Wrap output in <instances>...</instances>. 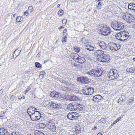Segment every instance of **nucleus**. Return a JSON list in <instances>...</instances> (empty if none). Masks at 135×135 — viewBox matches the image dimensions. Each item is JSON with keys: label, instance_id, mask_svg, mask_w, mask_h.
I'll return each mask as SVG.
<instances>
[{"label": "nucleus", "instance_id": "64", "mask_svg": "<svg viewBox=\"0 0 135 135\" xmlns=\"http://www.w3.org/2000/svg\"><path fill=\"white\" fill-rule=\"evenodd\" d=\"M60 98H63V97H62L61 95H60Z\"/></svg>", "mask_w": 135, "mask_h": 135}, {"label": "nucleus", "instance_id": "17", "mask_svg": "<svg viewBox=\"0 0 135 135\" xmlns=\"http://www.w3.org/2000/svg\"><path fill=\"white\" fill-rule=\"evenodd\" d=\"M21 52L20 50L17 49L14 51L13 54V57L14 59L16 58L20 54Z\"/></svg>", "mask_w": 135, "mask_h": 135}, {"label": "nucleus", "instance_id": "7", "mask_svg": "<svg viewBox=\"0 0 135 135\" xmlns=\"http://www.w3.org/2000/svg\"><path fill=\"white\" fill-rule=\"evenodd\" d=\"M47 126L51 131H54L56 129L55 123L52 121L50 120L47 122Z\"/></svg>", "mask_w": 135, "mask_h": 135}, {"label": "nucleus", "instance_id": "35", "mask_svg": "<svg viewBox=\"0 0 135 135\" xmlns=\"http://www.w3.org/2000/svg\"><path fill=\"white\" fill-rule=\"evenodd\" d=\"M133 100L132 99H129L128 101H127V102L126 103V104L127 105H130L133 102Z\"/></svg>", "mask_w": 135, "mask_h": 135}, {"label": "nucleus", "instance_id": "18", "mask_svg": "<svg viewBox=\"0 0 135 135\" xmlns=\"http://www.w3.org/2000/svg\"><path fill=\"white\" fill-rule=\"evenodd\" d=\"M29 115L30 116L31 120L33 121H35L36 120H38V116L36 117V116H35L34 114L33 113H31V114H30V113H28Z\"/></svg>", "mask_w": 135, "mask_h": 135}, {"label": "nucleus", "instance_id": "61", "mask_svg": "<svg viewBox=\"0 0 135 135\" xmlns=\"http://www.w3.org/2000/svg\"><path fill=\"white\" fill-rule=\"evenodd\" d=\"M31 110H29V111L30 112H29V113H30V114H31V113H32L30 111Z\"/></svg>", "mask_w": 135, "mask_h": 135}, {"label": "nucleus", "instance_id": "34", "mask_svg": "<svg viewBox=\"0 0 135 135\" xmlns=\"http://www.w3.org/2000/svg\"><path fill=\"white\" fill-rule=\"evenodd\" d=\"M121 119V117H119L115 120L113 122V123L111 124V126H113L117 122L119 121Z\"/></svg>", "mask_w": 135, "mask_h": 135}, {"label": "nucleus", "instance_id": "49", "mask_svg": "<svg viewBox=\"0 0 135 135\" xmlns=\"http://www.w3.org/2000/svg\"><path fill=\"white\" fill-rule=\"evenodd\" d=\"M67 21L66 20V19H63L62 21V23L64 25H65L66 23V22Z\"/></svg>", "mask_w": 135, "mask_h": 135}, {"label": "nucleus", "instance_id": "22", "mask_svg": "<svg viewBox=\"0 0 135 135\" xmlns=\"http://www.w3.org/2000/svg\"><path fill=\"white\" fill-rule=\"evenodd\" d=\"M127 72H129L132 73H133L135 71L134 67H132L131 68H127L126 70Z\"/></svg>", "mask_w": 135, "mask_h": 135}, {"label": "nucleus", "instance_id": "32", "mask_svg": "<svg viewBox=\"0 0 135 135\" xmlns=\"http://www.w3.org/2000/svg\"><path fill=\"white\" fill-rule=\"evenodd\" d=\"M81 41L85 44H86L88 42V41L84 38H82L81 40Z\"/></svg>", "mask_w": 135, "mask_h": 135}, {"label": "nucleus", "instance_id": "20", "mask_svg": "<svg viewBox=\"0 0 135 135\" xmlns=\"http://www.w3.org/2000/svg\"><path fill=\"white\" fill-rule=\"evenodd\" d=\"M130 14L126 13L124 14V16H123V18L124 19L128 22V20L129 19V16Z\"/></svg>", "mask_w": 135, "mask_h": 135}, {"label": "nucleus", "instance_id": "1", "mask_svg": "<svg viewBox=\"0 0 135 135\" xmlns=\"http://www.w3.org/2000/svg\"><path fill=\"white\" fill-rule=\"evenodd\" d=\"M129 36V33L126 31H121L115 35L116 38L121 41L126 40L128 38Z\"/></svg>", "mask_w": 135, "mask_h": 135}, {"label": "nucleus", "instance_id": "25", "mask_svg": "<svg viewBox=\"0 0 135 135\" xmlns=\"http://www.w3.org/2000/svg\"><path fill=\"white\" fill-rule=\"evenodd\" d=\"M129 19L128 20V22H133L134 20V18L133 16L131 14H130L129 16Z\"/></svg>", "mask_w": 135, "mask_h": 135}, {"label": "nucleus", "instance_id": "36", "mask_svg": "<svg viewBox=\"0 0 135 135\" xmlns=\"http://www.w3.org/2000/svg\"><path fill=\"white\" fill-rule=\"evenodd\" d=\"M59 95L58 92H55V95L54 97L56 99H59Z\"/></svg>", "mask_w": 135, "mask_h": 135}, {"label": "nucleus", "instance_id": "8", "mask_svg": "<svg viewBox=\"0 0 135 135\" xmlns=\"http://www.w3.org/2000/svg\"><path fill=\"white\" fill-rule=\"evenodd\" d=\"M94 89L93 88H86L83 90V93L86 95H91L93 93Z\"/></svg>", "mask_w": 135, "mask_h": 135}, {"label": "nucleus", "instance_id": "59", "mask_svg": "<svg viewBox=\"0 0 135 135\" xmlns=\"http://www.w3.org/2000/svg\"><path fill=\"white\" fill-rule=\"evenodd\" d=\"M97 128L96 127H94L92 129L96 130L97 129Z\"/></svg>", "mask_w": 135, "mask_h": 135}, {"label": "nucleus", "instance_id": "46", "mask_svg": "<svg viewBox=\"0 0 135 135\" xmlns=\"http://www.w3.org/2000/svg\"><path fill=\"white\" fill-rule=\"evenodd\" d=\"M102 6V3L101 2H99L98 4L97 7L99 9H100Z\"/></svg>", "mask_w": 135, "mask_h": 135}, {"label": "nucleus", "instance_id": "57", "mask_svg": "<svg viewBox=\"0 0 135 135\" xmlns=\"http://www.w3.org/2000/svg\"><path fill=\"white\" fill-rule=\"evenodd\" d=\"M14 98V96L13 95H12L11 96L10 98L11 99H13Z\"/></svg>", "mask_w": 135, "mask_h": 135}, {"label": "nucleus", "instance_id": "3", "mask_svg": "<svg viewBox=\"0 0 135 135\" xmlns=\"http://www.w3.org/2000/svg\"><path fill=\"white\" fill-rule=\"evenodd\" d=\"M102 71L100 69L96 68L93 69L92 71L87 72V74L93 76H99L102 73Z\"/></svg>", "mask_w": 135, "mask_h": 135}, {"label": "nucleus", "instance_id": "48", "mask_svg": "<svg viewBox=\"0 0 135 135\" xmlns=\"http://www.w3.org/2000/svg\"><path fill=\"white\" fill-rule=\"evenodd\" d=\"M85 58L87 59H91V56L89 55H86L85 56Z\"/></svg>", "mask_w": 135, "mask_h": 135}, {"label": "nucleus", "instance_id": "30", "mask_svg": "<svg viewBox=\"0 0 135 135\" xmlns=\"http://www.w3.org/2000/svg\"><path fill=\"white\" fill-rule=\"evenodd\" d=\"M37 110V109L35 108V107H30V108H29L27 110V112L28 113H29V110H31L32 111H35V110L36 111V110Z\"/></svg>", "mask_w": 135, "mask_h": 135}, {"label": "nucleus", "instance_id": "15", "mask_svg": "<svg viewBox=\"0 0 135 135\" xmlns=\"http://www.w3.org/2000/svg\"><path fill=\"white\" fill-rule=\"evenodd\" d=\"M102 98V97L99 95H97L93 97V100L94 102H98Z\"/></svg>", "mask_w": 135, "mask_h": 135}, {"label": "nucleus", "instance_id": "12", "mask_svg": "<svg viewBox=\"0 0 135 135\" xmlns=\"http://www.w3.org/2000/svg\"><path fill=\"white\" fill-rule=\"evenodd\" d=\"M128 7L132 12H135V3H129Z\"/></svg>", "mask_w": 135, "mask_h": 135}, {"label": "nucleus", "instance_id": "42", "mask_svg": "<svg viewBox=\"0 0 135 135\" xmlns=\"http://www.w3.org/2000/svg\"><path fill=\"white\" fill-rule=\"evenodd\" d=\"M73 105V111L77 110V108H76V105L75 104V103H72Z\"/></svg>", "mask_w": 135, "mask_h": 135}, {"label": "nucleus", "instance_id": "4", "mask_svg": "<svg viewBox=\"0 0 135 135\" xmlns=\"http://www.w3.org/2000/svg\"><path fill=\"white\" fill-rule=\"evenodd\" d=\"M100 29L102 34L104 35H107L110 32V28L105 25H102Z\"/></svg>", "mask_w": 135, "mask_h": 135}, {"label": "nucleus", "instance_id": "62", "mask_svg": "<svg viewBox=\"0 0 135 135\" xmlns=\"http://www.w3.org/2000/svg\"><path fill=\"white\" fill-rule=\"evenodd\" d=\"M2 116H0V119H2Z\"/></svg>", "mask_w": 135, "mask_h": 135}, {"label": "nucleus", "instance_id": "13", "mask_svg": "<svg viewBox=\"0 0 135 135\" xmlns=\"http://www.w3.org/2000/svg\"><path fill=\"white\" fill-rule=\"evenodd\" d=\"M69 100H78V97L74 95H68L67 97L65 98Z\"/></svg>", "mask_w": 135, "mask_h": 135}, {"label": "nucleus", "instance_id": "54", "mask_svg": "<svg viewBox=\"0 0 135 135\" xmlns=\"http://www.w3.org/2000/svg\"><path fill=\"white\" fill-rule=\"evenodd\" d=\"M40 52L39 53H38L36 55V57L38 58H39L40 56Z\"/></svg>", "mask_w": 135, "mask_h": 135}, {"label": "nucleus", "instance_id": "51", "mask_svg": "<svg viewBox=\"0 0 135 135\" xmlns=\"http://www.w3.org/2000/svg\"><path fill=\"white\" fill-rule=\"evenodd\" d=\"M39 126L41 127L42 128H44L45 127V125L42 123H40L39 124Z\"/></svg>", "mask_w": 135, "mask_h": 135}, {"label": "nucleus", "instance_id": "45", "mask_svg": "<svg viewBox=\"0 0 135 135\" xmlns=\"http://www.w3.org/2000/svg\"><path fill=\"white\" fill-rule=\"evenodd\" d=\"M64 13V11L61 9H60V16L62 15Z\"/></svg>", "mask_w": 135, "mask_h": 135}, {"label": "nucleus", "instance_id": "29", "mask_svg": "<svg viewBox=\"0 0 135 135\" xmlns=\"http://www.w3.org/2000/svg\"><path fill=\"white\" fill-rule=\"evenodd\" d=\"M67 108L69 110L71 111H73V105L72 103L68 104V105Z\"/></svg>", "mask_w": 135, "mask_h": 135}, {"label": "nucleus", "instance_id": "50", "mask_svg": "<svg viewBox=\"0 0 135 135\" xmlns=\"http://www.w3.org/2000/svg\"><path fill=\"white\" fill-rule=\"evenodd\" d=\"M55 91H52L50 93V95L51 96H52L54 97L55 95Z\"/></svg>", "mask_w": 135, "mask_h": 135}, {"label": "nucleus", "instance_id": "16", "mask_svg": "<svg viewBox=\"0 0 135 135\" xmlns=\"http://www.w3.org/2000/svg\"><path fill=\"white\" fill-rule=\"evenodd\" d=\"M97 45L99 46L103 50L105 49L107 47L105 43L103 41L100 42H99L97 44Z\"/></svg>", "mask_w": 135, "mask_h": 135}, {"label": "nucleus", "instance_id": "38", "mask_svg": "<svg viewBox=\"0 0 135 135\" xmlns=\"http://www.w3.org/2000/svg\"><path fill=\"white\" fill-rule=\"evenodd\" d=\"M74 50L75 51L77 52L78 53L79 52L80 50V48L78 47H74Z\"/></svg>", "mask_w": 135, "mask_h": 135}, {"label": "nucleus", "instance_id": "63", "mask_svg": "<svg viewBox=\"0 0 135 135\" xmlns=\"http://www.w3.org/2000/svg\"><path fill=\"white\" fill-rule=\"evenodd\" d=\"M65 132V131H64V129H63V130H62L61 131V132Z\"/></svg>", "mask_w": 135, "mask_h": 135}, {"label": "nucleus", "instance_id": "55", "mask_svg": "<svg viewBox=\"0 0 135 135\" xmlns=\"http://www.w3.org/2000/svg\"><path fill=\"white\" fill-rule=\"evenodd\" d=\"M3 91V90L1 89L0 90V95L2 93Z\"/></svg>", "mask_w": 135, "mask_h": 135}, {"label": "nucleus", "instance_id": "44", "mask_svg": "<svg viewBox=\"0 0 135 135\" xmlns=\"http://www.w3.org/2000/svg\"><path fill=\"white\" fill-rule=\"evenodd\" d=\"M67 30L66 29H65L63 31V36H66L67 35Z\"/></svg>", "mask_w": 135, "mask_h": 135}, {"label": "nucleus", "instance_id": "31", "mask_svg": "<svg viewBox=\"0 0 135 135\" xmlns=\"http://www.w3.org/2000/svg\"><path fill=\"white\" fill-rule=\"evenodd\" d=\"M75 61L79 63L83 64L85 61V60H75Z\"/></svg>", "mask_w": 135, "mask_h": 135}, {"label": "nucleus", "instance_id": "33", "mask_svg": "<svg viewBox=\"0 0 135 135\" xmlns=\"http://www.w3.org/2000/svg\"><path fill=\"white\" fill-rule=\"evenodd\" d=\"M73 131L75 134H79L80 133V130H78L76 128L74 129L73 130Z\"/></svg>", "mask_w": 135, "mask_h": 135}, {"label": "nucleus", "instance_id": "27", "mask_svg": "<svg viewBox=\"0 0 135 135\" xmlns=\"http://www.w3.org/2000/svg\"><path fill=\"white\" fill-rule=\"evenodd\" d=\"M45 73L44 71L41 72L39 77V79H42L43 77L45 76Z\"/></svg>", "mask_w": 135, "mask_h": 135}, {"label": "nucleus", "instance_id": "58", "mask_svg": "<svg viewBox=\"0 0 135 135\" xmlns=\"http://www.w3.org/2000/svg\"><path fill=\"white\" fill-rule=\"evenodd\" d=\"M22 98H23V99H24L25 98V96H23L22 97H21V98H19V99L20 100Z\"/></svg>", "mask_w": 135, "mask_h": 135}, {"label": "nucleus", "instance_id": "39", "mask_svg": "<svg viewBox=\"0 0 135 135\" xmlns=\"http://www.w3.org/2000/svg\"><path fill=\"white\" fill-rule=\"evenodd\" d=\"M33 11V8L32 6H30L28 7V11L30 12H31Z\"/></svg>", "mask_w": 135, "mask_h": 135}, {"label": "nucleus", "instance_id": "47", "mask_svg": "<svg viewBox=\"0 0 135 135\" xmlns=\"http://www.w3.org/2000/svg\"><path fill=\"white\" fill-rule=\"evenodd\" d=\"M125 98V96L124 95H122L121 96V97L119 99L121 100H122L124 99Z\"/></svg>", "mask_w": 135, "mask_h": 135}, {"label": "nucleus", "instance_id": "2", "mask_svg": "<svg viewBox=\"0 0 135 135\" xmlns=\"http://www.w3.org/2000/svg\"><path fill=\"white\" fill-rule=\"evenodd\" d=\"M112 27L116 30L119 31L122 29L124 28L123 23L120 22L114 21L111 23Z\"/></svg>", "mask_w": 135, "mask_h": 135}, {"label": "nucleus", "instance_id": "43", "mask_svg": "<svg viewBox=\"0 0 135 135\" xmlns=\"http://www.w3.org/2000/svg\"><path fill=\"white\" fill-rule=\"evenodd\" d=\"M13 134L20 135V133L19 132H13L11 134V135H13Z\"/></svg>", "mask_w": 135, "mask_h": 135}, {"label": "nucleus", "instance_id": "14", "mask_svg": "<svg viewBox=\"0 0 135 135\" xmlns=\"http://www.w3.org/2000/svg\"><path fill=\"white\" fill-rule=\"evenodd\" d=\"M0 134L1 135H11L6 129L3 128L0 129Z\"/></svg>", "mask_w": 135, "mask_h": 135}, {"label": "nucleus", "instance_id": "28", "mask_svg": "<svg viewBox=\"0 0 135 135\" xmlns=\"http://www.w3.org/2000/svg\"><path fill=\"white\" fill-rule=\"evenodd\" d=\"M34 133L36 135H45L43 132L38 130L35 131Z\"/></svg>", "mask_w": 135, "mask_h": 135}, {"label": "nucleus", "instance_id": "24", "mask_svg": "<svg viewBox=\"0 0 135 135\" xmlns=\"http://www.w3.org/2000/svg\"><path fill=\"white\" fill-rule=\"evenodd\" d=\"M58 104L54 103L53 102L52 104H51L50 106L51 107H52L54 109H57L59 108L58 107H57V106H58Z\"/></svg>", "mask_w": 135, "mask_h": 135}, {"label": "nucleus", "instance_id": "9", "mask_svg": "<svg viewBox=\"0 0 135 135\" xmlns=\"http://www.w3.org/2000/svg\"><path fill=\"white\" fill-rule=\"evenodd\" d=\"M110 46V49L112 51H114L117 50L119 49L118 47H120V46L118 45V46L117 45L113 42H111L109 44Z\"/></svg>", "mask_w": 135, "mask_h": 135}, {"label": "nucleus", "instance_id": "56", "mask_svg": "<svg viewBox=\"0 0 135 135\" xmlns=\"http://www.w3.org/2000/svg\"><path fill=\"white\" fill-rule=\"evenodd\" d=\"M75 104L76 105V108H77V109L78 108H79V105L78 104H76L75 103Z\"/></svg>", "mask_w": 135, "mask_h": 135}, {"label": "nucleus", "instance_id": "21", "mask_svg": "<svg viewBox=\"0 0 135 135\" xmlns=\"http://www.w3.org/2000/svg\"><path fill=\"white\" fill-rule=\"evenodd\" d=\"M85 48L88 50L90 51H93V50L94 47L93 46H91L90 45H85Z\"/></svg>", "mask_w": 135, "mask_h": 135}, {"label": "nucleus", "instance_id": "60", "mask_svg": "<svg viewBox=\"0 0 135 135\" xmlns=\"http://www.w3.org/2000/svg\"><path fill=\"white\" fill-rule=\"evenodd\" d=\"M97 135H102L101 133H98L97 134Z\"/></svg>", "mask_w": 135, "mask_h": 135}, {"label": "nucleus", "instance_id": "26", "mask_svg": "<svg viewBox=\"0 0 135 135\" xmlns=\"http://www.w3.org/2000/svg\"><path fill=\"white\" fill-rule=\"evenodd\" d=\"M23 20V18L21 16H18L16 19V22H21Z\"/></svg>", "mask_w": 135, "mask_h": 135}, {"label": "nucleus", "instance_id": "40", "mask_svg": "<svg viewBox=\"0 0 135 135\" xmlns=\"http://www.w3.org/2000/svg\"><path fill=\"white\" fill-rule=\"evenodd\" d=\"M35 64L36 67L37 68H40L41 66V64L38 62H35Z\"/></svg>", "mask_w": 135, "mask_h": 135}, {"label": "nucleus", "instance_id": "19", "mask_svg": "<svg viewBox=\"0 0 135 135\" xmlns=\"http://www.w3.org/2000/svg\"><path fill=\"white\" fill-rule=\"evenodd\" d=\"M33 113L35 116H38V119L39 120L41 117V114L40 113V112L36 110L35 111H34L33 112ZM37 116H36L37 117Z\"/></svg>", "mask_w": 135, "mask_h": 135}, {"label": "nucleus", "instance_id": "11", "mask_svg": "<svg viewBox=\"0 0 135 135\" xmlns=\"http://www.w3.org/2000/svg\"><path fill=\"white\" fill-rule=\"evenodd\" d=\"M71 79H69L67 78H60V81L62 83H64L65 84L69 85L71 84V81H70Z\"/></svg>", "mask_w": 135, "mask_h": 135}, {"label": "nucleus", "instance_id": "52", "mask_svg": "<svg viewBox=\"0 0 135 135\" xmlns=\"http://www.w3.org/2000/svg\"><path fill=\"white\" fill-rule=\"evenodd\" d=\"M30 88H27V89L26 90L25 94H26L30 90Z\"/></svg>", "mask_w": 135, "mask_h": 135}, {"label": "nucleus", "instance_id": "10", "mask_svg": "<svg viewBox=\"0 0 135 135\" xmlns=\"http://www.w3.org/2000/svg\"><path fill=\"white\" fill-rule=\"evenodd\" d=\"M78 80L83 84H85L88 82V79L87 77H80L78 78Z\"/></svg>", "mask_w": 135, "mask_h": 135}, {"label": "nucleus", "instance_id": "5", "mask_svg": "<svg viewBox=\"0 0 135 135\" xmlns=\"http://www.w3.org/2000/svg\"><path fill=\"white\" fill-rule=\"evenodd\" d=\"M118 76V71L116 70H110L108 74L109 78L112 80L117 78Z\"/></svg>", "mask_w": 135, "mask_h": 135}, {"label": "nucleus", "instance_id": "41", "mask_svg": "<svg viewBox=\"0 0 135 135\" xmlns=\"http://www.w3.org/2000/svg\"><path fill=\"white\" fill-rule=\"evenodd\" d=\"M63 37L62 38V42H64L66 41V36H63Z\"/></svg>", "mask_w": 135, "mask_h": 135}, {"label": "nucleus", "instance_id": "53", "mask_svg": "<svg viewBox=\"0 0 135 135\" xmlns=\"http://www.w3.org/2000/svg\"><path fill=\"white\" fill-rule=\"evenodd\" d=\"M24 15L26 16H27L28 15V12L27 11H26L24 13Z\"/></svg>", "mask_w": 135, "mask_h": 135}, {"label": "nucleus", "instance_id": "6", "mask_svg": "<svg viewBox=\"0 0 135 135\" xmlns=\"http://www.w3.org/2000/svg\"><path fill=\"white\" fill-rule=\"evenodd\" d=\"M78 116V114L76 112H71L67 115L68 118L70 119H76Z\"/></svg>", "mask_w": 135, "mask_h": 135}, {"label": "nucleus", "instance_id": "23", "mask_svg": "<svg viewBox=\"0 0 135 135\" xmlns=\"http://www.w3.org/2000/svg\"><path fill=\"white\" fill-rule=\"evenodd\" d=\"M102 52V51H101L100 50H98L97 51V52H96V53H97L98 55H99L100 54H101L102 53V55H99V56H100V57L102 56L101 57H102L103 59H108V58H106L105 57H104V55H105L104 54H103Z\"/></svg>", "mask_w": 135, "mask_h": 135}, {"label": "nucleus", "instance_id": "37", "mask_svg": "<svg viewBox=\"0 0 135 135\" xmlns=\"http://www.w3.org/2000/svg\"><path fill=\"white\" fill-rule=\"evenodd\" d=\"M97 60V61L99 62V63L100 65L102 64L103 63L107 61L106 60Z\"/></svg>", "mask_w": 135, "mask_h": 135}]
</instances>
